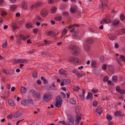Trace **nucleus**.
I'll return each mask as SVG.
<instances>
[{"instance_id": "1", "label": "nucleus", "mask_w": 125, "mask_h": 125, "mask_svg": "<svg viewBox=\"0 0 125 125\" xmlns=\"http://www.w3.org/2000/svg\"><path fill=\"white\" fill-rule=\"evenodd\" d=\"M68 48L71 51L72 54L74 55H78L80 53V49L78 47L71 45L68 46Z\"/></svg>"}, {"instance_id": "2", "label": "nucleus", "mask_w": 125, "mask_h": 125, "mask_svg": "<svg viewBox=\"0 0 125 125\" xmlns=\"http://www.w3.org/2000/svg\"><path fill=\"white\" fill-rule=\"evenodd\" d=\"M31 93L33 97L36 99L39 98L41 96V94L38 92L35 91L33 89H31L29 91Z\"/></svg>"}, {"instance_id": "3", "label": "nucleus", "mask_w": 125, "mask_h": 125, "mask_svg": "<svg viewBox=\"0 0 125 125\" xmlns=\"http://www.w3.org/2000/svg\"><path fill=\"white\" fill-rule=\"evenodd\" d=\"M56 99V103L55 104V106L59 108L62 105V99L59 96H57Z\"/></svg>"}, {"instance_id": "4", "label": "nucleus", "mask_w": 125, "mask_h": 125, "mask_svg": "<svg viewBox=\"0 0 125 125\" xmlns=\"http://www.w3.org/2000/svg\"><path fill=\"white\" fill-rule=\"evenodd\" d=\"M56 99V103L55 104V106L59 108L62 105V99L59 96H57Z\"/></svg>"}, {"instance_id": "5", "label": "nucleus", "mask_w": 125, "mask_h": 125, "mask_svg": "<svg viewBox=\"0 0 125 125\" xmlns=\"http://www.w3.org/2000/svg\"><path fill=\"white\" fill-rule=\"evenodd\" d=\"M48 11L47 9H44L42 10L40 13L41 16L43 18L45 17L48 14Z\"/></svg>"}, {"instance_id": "6", "label": "nucleus", "mask_w": 125, "mask_h": 125, "mask_svg": "<svg viewBox=\"0 0 125 125\" xmlns=\"http://www.w3.org/2000/svg\"><path fill=\"white\" fill-rule=\"evenodd\" d=\"M52 95L51 94H46L43 97V99L45 102L49 101L51 98Z\"/></svg>"}, {"instance_id": "7", "label": "nucleus", "mask_w": 125, "mask_h": 125, "mask_svg": "<svg viewBox=\"0 0 125 125\" xmlns=\"http://www.w3.org/2000/svg\"><path fill=\"white\" fill-rule=\"evenodd\" d=\"M19 38L17 39V42L18 43L20 44L22 40L23 41L26 40L25 37L23 34H20L19 35Z\"/></svg>"}, {"instance_id": "8", "label": "nucleus", "mask_w": 125, "mask_h": 125, "mask_svg": "<svg viewBox=\"0 0 125 125\" xmlns=\"http://www.w3.org/2000/svg\"><path fill=\"white\" fill-rule=\"evenodd\" d=\"M59 73L63 76L65 77L67 76V73L66 71L63 69H60L59 70Z\"/></svg>"}, {"instance_id": "9", "label": "nucleus", "mask_w": 125, "mask_h": 125, "mask_svg": "<svg viewBox=\"0 0 125 125\" xmlns=\"http://www.w3.org/2000/svg\"><path fill=\"white\" fill-rule=\"evenodd\" d=\"M42 5V2H38L32 5L30 7V9L31 10H32L33 8H36L38 7L41 6Z\"/></svg>"}, {"instance_id": "10", "label": "nucleus", "mask_w": 125, "mask_h": 125, "mask_svg": "<svg viewBox=\"0 0 125 125\" xmlns=\"http://www.w3.org/2000/svg\"><path fill=\"white\" fill-rule=\"evenodd\" d=\"M69 120V121L67 122V124L68 125H74V120L73 118L71 117Z\"/></svg>"}, {"instance_id": "11", "label": "nucleus", "mask_w": 125, "mask_h": 125, "mask_svg": "<svg viewBox=\"0 0 125 125\" xmlns=\"http://www.w3.org/2000/svg\"><path fill=\"white\" fill-rule=\"evenodd\" d=\"M21 104L23 106H26L29 105V103L27 99L22 101L21 102Z\"/></svg>"}, {"instance_id": "12", "label": "nucleus", "mask_w": 125, "mask_h": 125, "mask_svg": "<svg viewBox=\"0 0 125 125\" xmlns=\"http://www.w3.org/2000/svg\"><path fill=\"white\" fill-rule=\"evenodd\" d=\"M21 8L25 10L27 9V3L25 1H23L21 3Z\"/></svg>"}, {"instance_id": "13", "label": "nucleus", "mask_w": 125, "mask_h": 125, "mask_svg": "<svg viewBox=\"0 0 125 125\" xmlns=\"http://www.w3.org/2000/svg\"><path fill=\"white\" fill-rule=\"evenodd\" d=\"M27 99L29 103V105L30 104L32 105H33L34 104V102L33 100L30 96L28 97V99Z\"/></svg>"}, {"instance_id": "14", "label": "nucleus", "mask_w": 125, "mask_h": 125, "mask_svg": "<svg viewBox=\"0 0 125 125\" xmlns=\"http://www.w3.org/2000/svg\"><path fill=\"white\" fill-rule=\"evenodd\" d=\"M25 27L27 29H29L31 28H33L32 24L30 22H28L25 25Z\"/></svg>"}, {"instance_id": "15", "label": "nucleus", "mask_w": 125, "mask_h": 125, "mask_svg": "<svg viewBox=\"0 0 125 125\" xmlns=\"http://www.w3.org/2000/svg\"><path fill=\"white\" fill-rule=\"evenodd\" d=\"M84 50L85 51L87 52L90 51V47L86 43H85L84 45Z\"/></svg>"}, {"instance_id": "16", "label": "nucleus", "mask_w": 125, "mask_h": 125, "mask_svg": "<svg viewBox=\"0 0 125 125\" xmlns=\"http://www.w3.org/2000/svg\"><path fill=\"white\" fill-rule=\"evenodd\" d=\"M82 94L79 95L80 98L82 100H83L84 99V95L85 93V91L83 89L82 90Z\"/></svg>"}, {"instance_id": "17", "label": "nucleus", "mask_w": 125, "mask_h": 125, "mask_svg": "<svg viewBox=\"0 0 125 125\" xmlns=\"http://www.w3.org/2000/svg\"><path fill=\"white\" fill-rule=\"evenodd\" d=\"M93 98V97L92 94L91 93L88 92V95L86 97V99L88 100L89 99L91 101L92 100Z\"/></svg>"}, {"instance_id": "18", "label": "nucleus", "mask_w": 125, "mask_h": 125, "mask_svg": "<svg viewBox=\"0 0 125 125\" xmlns=\"http://www.w3.org/2000/svg\"><path fill=\"white\" fill-rule=\"evenodd\" d=\"M21 114V112L17 111L14 114V118H17L20 116Z\"/></svg>"}, {"instance_id": "19", "label": "nucleus", "mask_w": 125, "mask_h": 125, "mask_svg": "<svg viewBox=\"0 0 125 125\" xmlns=\"http://www.w3.org/2000/svg\"><path fill=\"white\" fill-rule=\"evenodd\" d=\"M77 8H74L73 7H72L70 8V12L73 14H74L77 11Z\"/></svg>"}, {"instance_id": "20", "label": "nucleus", "mask_w": 125, "mask_h": 125, "mask_svg": "<svg viewBox=\"0 0 125 125\" xmlns=\"http://www.w3.org/2000/svg\"><path fill=\"white\" fill-rule=\"evenodd\" d=\"M103 21L104 22L106 23H110L111 21V20L108 17V18H104L103 19Z\"/></svg>"}, {"instance_id": "21", "label": "nucleus", "mask_w": 125, "mask_h": 125, "mask_svg": "<svg viewBox=\"0 0 125 125\" xmlns=\"http://www.w3.org/2000/svg\"><path fill=\"white\" fill-rule=\"evenodd\" d=\"M107 66L109 71L111 73H113L114 71V67L112 65H107Z\"/></svg>"}, {"instance_id": "22", "label": "nucleus", "mask_w": 125, "mask_h": 125, "mask_svg": "<svg viewBox=\"0 0 125 125\" xmlns=\"http://www.w3.org/2000/svg\"><path fill=\"white\" fill-rule=\"evenodd\" d=\"M8 104L12 106H15V104L12 100L11 99L9 100L8 101Z\"/></svg>"}, {"instance_id": "23", "label": "nucleus", "mask_w": 125, "mask_h": 125, "mask_svg": "<svg viewBox=\"0 0 125 125\" xmlns=\"http://www.w3.org/2000/svg\"><path fill=\"white\" fill-rule=\"evenodd\" d=\"M27 60L25 59L22 60H17L16 62L17 63H24L25 62H27Z\"/></svg>"}, {"instance_id": "24", "label": "nucleus", "mask_w": 125, "mask_h": 125, "mask_svg": "<svg viewBox=\"0 0 125 125\" xmlns=\"http://www.w3.org/2000/svg\"><path fill=\"white\" fill-rule=\"evenodd\" d=\"M119 21L118 20H115L113 21H112V24L114 25H116L119 24Z\"/></svg>"}, {"instance_id": "25", "label": "nucleus", "mask_w": 125, "mask_h": 125, "mask_svg": "<svg viewBox=\"0 0 125 125\" xmlns=\"http://www.w3.org/2000/svg\"><path fill=\"white\" fill-rule=\"evenodd\" d=\"M21 92L23 93H25L27 91L26 89V88L23 86H21L20 88Z\"/></svg>"}, {"instance_id": "26", "label": "nucleus", "mask_w": 125, "mask_h": 125, "mask_svg": "<svg viewBox=\"0 0 125 125\" xmlns=\"http://www.w3.org/2000/svg\"><path fill=\"white\" fill-rule=\"evenodd\" d=\"M11 27L13 31H15L18 28V27L16 24L14 23H13Z\"/></svg>"}, {"instance_id": "27", "label": "nucleus", "mask_w": 125, "mask_h": 125, "mask_svg": "<svg viewBox=\"0 0 125 125\" xmlns=\"http://www.w3.org/2000/svg\"><path fill=\"white\" fill-rule=\"evenodd\" d=\"M78 34V31H75L74 33L73 34V37L75 39L78 38V37L77 36Z\"/></svg>"}, {"instance_id": "28", "label": "nucleus", "mask_w": 125, "mask_h": 125, "mask_svg": "<svg viewBox=\"0 0 125 125\" xmlns=\"http://www.w3.org/2000/svg\"><path fill=\"white\" fill-rule=\"evenodd\" d=\"M114 115L115 116H121L122 113L120 111H118L115 112Z\"/></svg>"}, {"instance_id": "29", "label": "nucleus", "mask_w": 125, "mask_h": 125, "mask_svg": "<svg viewBox=\"0 0 125 125\" xmlns=\"http://www.w3.org/2000/svg\"><path fill=\"white\" fill-rule=\"evenodd\" d=\"M17 7V6L15 4L11 5L10 7V10L12 11H14L15 10Z\"/></svg>"}, {"instance_id": "30", "label": "nucleus", "mask_w": 125, "mask_h": 125, "mask_svg": "<svg viewBox=\"0 0 125 125\" xmlns=\"http://www.w3.org/2000/svg\"><path fill=\"white\" fill-rule=\"evenodd\" d=\"M69 102L71 104H75L76 103V101L73 98H71L70 99Z\"/></svg>"}, {"instance_id": "31", "label": "nucleus", "mask_w": 125, "mask_h": 125, "mask_svg": "<svg viewBox=\"0 0 125 125\" xmlns=\"http://www.w3.org/2000/svg\"><path fill=\"white\" fill-rule=\"evenodd\" d=\"M48 35L49 36H50L51 35H52L53 36H55L56 35V34L53 31H49L47 32Z\"/></svg>"}, {"instance_id": "32", "label": "nucleus", "mask_w": 125, "mask_h": 125, "mask_svg": "<svg viewBox=\"0 0 125 125\" xmlns=\"http://www.w3.org/2000/svg\"><path fill=\"white\" fill-rule=\"evenodd\" d=\"M98 108L97 109L96 112L97 113L99 114H101L102 113V110L101 107L100 106H99Z\"/></svg>"}, {"instance_id": "33", "label": "nucleus", "mask_w": 125, "mask_h": 125, "mask_svg": "<svg viewBox=\"0 0 125 125\" xmlns=\"http://www.w3.org/2000/svg\"><path fill=\"white\" fill-rule=\"evenodd\" d=\"M64 83L66 84H68L70 83L71 82V81L69 79H67L63 80Z\"/></svg>"}, {"instance_id": "34", "label": "nucleus", "mask_w": 125, "mask_h": 125, "mask_svg": "<svg viewBox=\"0 0 125 125\" xmlns=\"http://www.w3.org/2000/svg\"><path fill=\"white\" fill-rule=\"evenodd\" d=\"M96 62L95 60H92L91 62V65L94 68H95L96 66Z\"/></svg>"}, {"instance_id": "35", "label": "nucleus", "mask_w": 125, "mask_h": 125, "mask_svg": "<svg viewBox=\"0 0 125 125\" xmlns=\"http://www.w3.org/2000/svg\"><path fill=\"white\" fill-rule=\"evenodd\" d=\"M78 116V114H77L76 115V117L77 118L75 120V122H77V124H78L79 123L81 118V117L80 116H79L77 117V116Z\"/></svg>"}, {"instance_id": "36", "label": "nucleus", "mask_w": 125, "mask_h": 125, "mask_svg": "<svg viewBox=\"0 0 125 125\" xmlns=\"http://www.w3.org/2000/svg\"><path fill=\"white\" fill-rule=\"evenodd\" d=\"M69 70L70 72H72V73H74L76 75L78 72V71L76 70H73L72 69H69Z\"/></svg>"}, {"instance_id": "37", "label": "nucleus", "mask_w": 125, "mask_h": 125, "mask_svg": "<svg viewBox=\"0 0 125 125\" xmlns=\"http://www.w3.org/2000/svg\"><path fill=\"white\" fill-rule=\"evenodd\" d=\"M50 90H55L56 89V86L54 84L52 85L50 87Z\"/></svg>"}, {"instance_id": "38", "label": "nucleus", "mask_w": 125, "mask_h": 125, "mask_svg": "<svg viewBox=\"0 0 125 125\" xmlns=\"http://www.w3.org/2000/svg\"><path fill=\"white\" fill-rule=\"evenodd\" d=\"M85 74V73L81 74V73H79L78 72L76 75L79 78H80L83 76H84Z\"/></svg>"}, {"instance_id": "39", "label": "nucleus", "mask_w": 125, "mask_h": 125, "mask_svg": "<svg viewBox=\"0 0 125 125\" xmlns=\"http://www.w3.org/2000/svg\"><path fill=\"white\" fill-rule=\"evenodd\" d=\"M57 9L55 7H53L51 10V11L52 13H55Z\"/></svg>"}, {"instance_id": "40", "label": "nucleus", "mask_w": 125, "mask_h": 125, "mask_svg": "<svg viewBox=\"0 0 125 125\" xmlns=\"http://www.w3.org/2000/svg\"><path fill=\"white\" fill-rule=\"evenodd\" d=\"M37 76V72L36 71L33 72L32 73V76L33 78H36Z\"/></svg>"}, {"instance_id": "41", "label": "nucleus", "mask_w": 125, "mask_h": 125, "mask_svg": "<svg viewBox=\"0 0 125 125\" xmlns=\"http://www.w3.org/2000/svg\"><path fill=\"white\" fill-rule=\"evenodd\" d=\"M93 42V40L91 39H88L86 41V42L85 43H86L87 44H91Z\"/></svg>"}, {"instance_id": "42", "label": "nucleus", "mask_w": 125, "mask_h": 125, "mask_svg": "<svg viewBox=\"0 0 125 125\" xmlns=\"http://www.w3.org/2000/svg\"><path fill=\"white\" fill-rule=\"evenodd\" d=\"M62 17L61 16H57L54 18V20L56 21H60L61 20Z\"/></svg>"}, {"instance_id": "43", "label": "nucleus", "mask_w": 125, "mask_h": 125, "mask_svg": "<svg viewBox=\"0 0 125 125\" xmlns=\"http://www.w3.org/2000/svg\"><path fill=\"white\" fill-rule=\"evenodd\" d=\"M106 118L109 120H111L112 119V117L110 115L107 114L106 116Z\"/></svg>"}, {"instance_id": "44", "label": "nucleus", "mask_w": 125, "mask_h": 125, "mask_svg": "<svg viewBox=\"0 0 125 125\" xmlns=\"http://www.w3.org/2000/svg\"><path fill=\"white\" fill-rule=\"evenodd\" d=\"M120 18V20L122 21H124L125 19V15L123 14H121Z\"/></svg>"}, {"instance_id": "45", "label": "nucleus", "mask_w": 125, "mask_h": 125, "mask_svg": "<svg viewBox=\"0 0 125 125\" xmlns=\"http://www.w3.org/2000/svg\"><path fill=\"white\" fill-rule=\"evenodd\" d=\"M80 89V88L79 86H74L73 87V90L74 91H78Z\"/></svg>"}, {"instance_id": "46", "label": "nucleus", "mask_w": 125, "mask_h": 125, "mask_svg": "<svg viewBox=\"0 0 125 125\" xmlns=\"http://www.w3.org/2000/svg\"><path fill=\"white\" fill-rule=\"evenodd\" d=\"M109 39L112 40H115L116 38V37L115 35H112L109 36Z\"/></svg>"}, {"instance_id": "47", "label": "nucleus", "mask_w": 125, "mask_h": 125, "mask_svg": "<svg viewBox=\"0 0 125 125\" xmlns=\"http://www.w3.org/2000/svg\"><path fill=\"white\" fill-rule=\"evenodd\" d=\"M112 80L114 82H116L117 81L116 77L115 76H113L112 77Z\"/></svg>"}, {"instance_id": "48", "label": "nucleus", "mask_w": 125, "mask_h": 125, "mask_svg": "<svg viewBox=\"0 0 125 125\" xmlns=\"http://www.w3.org/2000/svg\"><path fill=\"white\" fill-rule=\"evenodd\" d=\"M75 58L74 57H70L68 59L69 62H73L74 61Z\"/></svg>"}, {"instance_id": "49", "label": "nucleus", "mask_w": 125, "mask_h": 125, "mask_svg": "<svg viewBox=\"0 0 125 125\" xmlns=\"http://www.w3.org/2000/svg\"><path fill=\"white\" fill-rule=\"evenodd\" d=\"M120 58L121 61L124 62H125V57L123 55H120Z\"/></svg>"}, {"instance_id": "50", "label": "nucleus", "mask_w": 125, "mask_h": 125, "mask_svg": "<svg viewBox=\"0 0 125 125\" xmlns=\"http://www.w3.org/2000/svg\"><path fill=\"white\" fill-rule=\"evenodd\" d=\"M2 71L3 73L6 74H9V72L7 69H3Z\"/></svg>"}, {"instance_id": "51", "label": "nucleus", "mask_w": 125, "mask_h": 125, "mask_svg": "<svg viewBox=\"0 0 125 125\" xmlns=\"http://www.w3.org/2000/svg\"><path fill=\"white\" fill-rule=\"evenodd\" d=\"M79 26L78 24H74L70 25L69 28V29H71L72 28H74L75 27H78Z\"/></svg>"}, {"instance_id": "52", "label": "nucleus", "mask_w": 125, "mask_h": 125, "mask_svg": "<svg viewBox=\"0 0 125 125\" xmlns=\"http://www.w3.org/2000/svg\"><path fill=\"white\" fill-rule=\"evenodd\" d=\"M104 56H101L99 58L100 61L101 62H104Z\"/></svg>"}, {"instance_id": "53", "label": "nucleus", "mask_w": 125, "mask_h": 125, "mask_svg": "<svg viewBox=\"0 0 125 125\" xmlns=\"http://www.w3.org/2000/svg\"><path fill=\"white\" fill-rule=\"evenodd\" d=\"M41 79L44 82V84H46L48 83L47 81L46 80L45 78H44L43 76H42L41 77Z\"/></svg>"}, {"instance_id": "54", "label": "nucleus", "mask_w": 125, "mask_h": 125, "mask_svg": "<svg viewBox=\"0 0 125 125\" xmlns=\"http://www.w3.org/2000/svg\"><path fill=\"white\" fill-rule=\"evenodd\" d=\"M115 89L116 91L118 93L120 92V90H121V88L119 86H117L115 88Z\"/></svg>"}, {"instance_id": "55", "label": "nucleus", "mask_w": 125, "mask_h": 125, "mask_svg": "<svg viewBox=\"0 0 125 125\" xmlns=\"http://www.w3.org/2000/svg\"><path fill=\"white\" fill-rule=\"evenodd\" d=\"M97 102L96 100H94L93 101V106L95 107H96L97 105Z\"/></svg>"}, {"instance_id": "56", "label": "nucleus", "mask_w": 125, "mask_h": 125, "mask_svg": "<svg viewBox=\"0 0 125 125\" xmlns=\"http://www.w3.org/2000/svg\"><path fill=\"white\" fill-rule=\"evenodd\" d=\"M108 77L107 76H106L104 77L103 79V81L104 82H106L108 80Z\"/></svg>"}, {"instance_id": "57", "label": "nucleus", "mask_w": 125, "mask_h": 125, "mask_svg": "<svg viewBox=\"0 0 125 125\" xmlns=\"http://www.w3.org/2000/svg\"><path fill=\"white\" fill-rule=\"evenodd\" d=\"M98 90L97 89H95V88H93L92 90L91 91L93 93H96L98 91Z\"/></svg>"}, {"instance_id": "58", "label": "nucleus", "mask_w": 125, "mask_h": 125, "mask_svg": "<svg viewBox=\"0 0 125 125\" xmlns=\"http://www.w3.org/2000/svg\"><path fill=\"white\" fill-rule=\"evenodd\" d=\"M67 30L65 28H64L62 32V34L63 35H65L67 33Z\"/></svg>"}, {"instance_id": "59", "label": "nucleus", "mask_w": 125, "mask_h": 125, "mask_svg": "<svg viewBox=\"0 0 125 125\" xmlns=\"http://www.w3.org/2000/svg\"><path fill=\"white\" fill-rule=\"evenodd\" d=\"M75 112L76 114H78L79 111V107H77L75 109Z\"/></svg>"}, {"instance_id": "60", "label": "nucleus", "mask_w": 125, "mask_h": 125, "mask_svg": "<svg viewBox=\"0 0 125 125\" xmlns=\"http://www.w3.org/2000/svg\"><path fill=\"white\" fill-rule=\"evenodd\" d=\"M121 94H123L125 93V90L122 89L120 90V92L119 93Z\"/></svg>"}, {"instance_id": "61", "label": "nucleus", "mask_w": 125, "mask_h": 125, "mask_svg": "<svg viewBox=\"0 0 125 125\" xmlns=\"http://www.w3.org/2000/svg\"><path fill=\"white\" fill-rule=\"evenodd\" d=\"M35 52V49H33L31 50L28 52L30 54H32L34 53Z\"/></svg>"}, {"instance_id": "62", "label": "nucleus", "mask_w": 125, "mask_h": 125, "mask_svg": "<svg viewBox=\"0 0 125 125\" xmlns=\"http://www.w3.org/2000/svg\"><path fill=\"white\" fill-rule=\"evenodd\" d=\"M102 69L105 70L106 69V65L105 64H103L102 67Z\"/></svg>"}, {"instance_id": "63", "label": "nucleus", "mask_w": 125, "mask_h": 125, "mask_svg": "<svg viewBox=\"0 0 125 125\" xmlns=\"http://www.w3.org/2000/svg\"><path fill=\"white\" fill-rule=\"evenodd\" d=\"M7 45V42L6 41L5 43L2 45V47L3 48H5Z\"/></svg>"}, {"instance_id": "64", "label": "nucleus", "mask_w": 125, "mask_h": 125, "mask_svg": "<svg viewBox=\"0 0 125 125\" xmlns=\"http://www.w3.org/2000/svg\"><path fill=\"white\" fill-rule=\"evenodd\" d=\"M38 30L37 29H34L33 30V33L35 34H37L38 32Z\"/></svg>"}]
</instances>
